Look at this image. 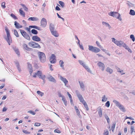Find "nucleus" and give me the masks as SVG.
<instances>
[{
    "label": "nucleus",
    "instance_id": "338daca9",
    "mask_svg": "<svg viewBox=\"0 0 135 135\" xmlns=\"http://www.w3.org/2000/svg\"><path fill=\"white\" fill-rule=\"evenodd\" d=\"M117 70L118 72H120V71L121 70H120L119 68L118 67L117 68Z\"/></svg>",
    "mask_w": 135,
    "mask_h": 135
},
{
    "label": "nucleus",
    "instance_id": "a19ab883",
    "mask_svg": "<svg viewBox=\"0 0 135 135\" xmlns=\"http://www.w3.org/2000/svg\"><path fill=\"white\" fill-rule=\"evenodd\" d=\"M59 3L60 4L62 7H64V3L63 2L61 1H59Z\"/></svg>",
    "mask_w": 135,
    "mask_h": 135
},
{
    "label": "nucleus",
    "instance_id": "79ce46f5",
    "mask_svg": "<svg viewBox=\"0 0 135 135\" xmlns=\"http://www.w3.org/2000/svg\"><path fill=\"white\" fill-rule=\"evenodd\" d=\"M107 100V98H106L105 97V95H104V96L103 97L102 99V102H105Z\"/></svg>",
    "mask_w": 135,
    "mask_h": 135
},
{
    "label": "nucleus",
    "instance_id": "f8f14e48",
    "mask_svg": "<svg viewBox=\"0 0 135 135\" xmlns=\"http://www.w3.org/2000/svg\"><path fill=\"white\" fill-rule=\"evenodd\" d=\"M97 65L102 71H103L104 70L105 66L104 64L103 63L99 61L97 63Z\"/></svg>",
    "mask_w": 135,
    "mask_h": 135
},
{
    "label": "nucleus",
    "instance_id": "0eeeda50",
    "mask_svg": "<svg viewBox=\"0 0 135 135\" xmlns=\"http://www.w3.org/2000/svg\"><path fill=\"white\" fill-rule=\"evenodd\" d=\"M89 50L92 52L97 53L100 51V50L97 47H94L93 46L91 45H89Z\"/></svg>",
    "mask_w": 135,
    "mask_h": 135
},
{
    "label": "nucleus",
    "instance_id": "393cba45",
    "mask_svg": "<svg viewBox=\"0 0 135 135\" xmlns=\"http://www.w3.org/2000/svg\"><path fill=\"white\" fill-rule=\"evenodd\" d=\"M21 5L22 6V7H23V9H24V10L26 11H28V8L25 5H24L23 4H21Z\"/></svg>",
    "mask_w": 135,
    "mask_h": 135
},
{
    "label": "nucleus",
    "instance_id": "f3484780",
    "mask_svg": "<svg viewBox=\"0 0 135 135\" xmlns=\"http://www.w3.org/2000/svg\"><path fill=\"white\" fill-rule=\"evenodd\" d=\"M60 79L64 83L65 85H66L68 82V80L65 78H64L61 76H60Z\"/></svg>",
    "mask_w": 135,
    "mask_h": 135
},
{
    "label": "nucleus",
    "instance_id": "2f4dec72",
    "mask_svg": "<svg viewBox=\"0 0 135 135\" xmlns=\"http://www.w3.org/2000/svg\"><path fill=\"white\" fill-rule=\"evenodd\" d=\"M10 16L14 19L17 20L18 19L17 17L13 13H11Z\"/></svg>",
    "mask_w": 135,
    "mask_h": 135
},
{
    "label": "nucleus",
    "instance_id": "b1692460",
    "mask_svg": "<svg viewBox=\"0 0 135 135\" xmlns=\"http://www.w3.org/2000/svg\"><path fill=\"white\" fill-rule=\"evenodd\" d=\"M82 103L84 105V107L86 108V110H88L89 109L88 106L87 104H86V102L85 101L84 102H83Z\"/></svg>",
    "mask_w": 135,
    "mask_h": 135
},
{
    "label": "nucleus",
    "instance_id": "ddd939ff",
    "mask_svg": "<svg viewBox=\"0 0 135 135\" xmlns=\"http://www.w3.org/2000/svg\"><path fill=\"white\" fill-rule=\"evenodd\" d=\"M79 62L80 64L87 71L89 72L91 71L90 69L88 67L83 63V62L79 60Z\"/></svg>",
    "mask_w": 135,
    "mask_h": 135
},
{
    "label": "nucleus",
    "instance_id": "13d9d810",
    "mask_svg": "<svg viewBox=\"0 0 135 135\" xmlns=\"http://www.w3.org/2000/svg\"><path fill=\"white\" fill-rule=\"evenodd\" d=\"M55 9H56L57 11H59L60 9V8L57 6H56Z\"/></svg>",
    "mask_w": 135,
    "mask_h": 135
},
{
    "label": "nucleus",
    "instance_id": "ea45409f",
    "mask_svg": "<svg viewBox=\"0 0 135 135\" xmlns=\"http://www.w3.org/2000/svg\"><path fill=\"white\" fill-rule=\"evenodd\" d=\"M102 23L103 25H105L106 26H108V27L110 26L109 25L108 23H107L106 22H102Z\"/></svg>",
    "mask_w": 135,
    "mask_h": 135
},
{
    "label": "nucleus",
    "instance_id": "3c124183",
    "mask_svg": "<svg viewBox=\"0 0 135 135\" xmlns=\"http://www.w3.org/2000/svg\"><path fill=\"white\" fill-rule=\"evenodd\" d=\"M105 118L106 119V120H107L108 123H109V122H110V119H109V118L107 116H106L105 117Z\"/></svg>",
    "mask_w": 135,
    "mask_h": 135
},
{
    "label": "nucleus",
    "instance_id": "a211bd4d",
    "mask_svg": "<svg viewBox=\"0 0 135 135\" xmlns=\"http://www.w3.org/2000/svg\"><path fill=\"white\" fill-rule=\"evenodd\" d=\"M50 30L51 31L52 34L55 37H57L59 36L58 33L56 31H53L52 30L51 28H50Z\"/></svg>",
    "mask_w": 135,
    "mask_h": 135
},
{
    "label": "nucleus",
    "instance_id": "5701e85b",
    "mask_svg": "<svg viewBox=\"0 0 135 135\" xmlns=\"http://www.w3.org/2000/svg\"><path fill=\"white\" fill-rule=\"evenodd\" d=\"M78 97L81 102L83 103V102H84L85 101L84 99L83 98L81 95H79L78 96Z\"/></svg>",
    "mask_w": 135,
    "mask_h": 135
},
{
    "label": "nucleus",
    "instance_id": "37998d69",
    "mask_svg": "<svg viewBox=\"0 0 135 135\" xmlns=\"http://www.w3.org/2000/svg\"><path fill=\"white\" fill-rule=\"evenodd\" d=\"M17 66L18 71H20L21 70L19 64V63H17Z\"/></svg>",
    "mask_w": 135,
    "mask_h": 135
},
{
    "label": "nucleus",
    "instance_id": "1a4fd4ad",
    "mask_svg": "<svg viewBox=\"0 0 135 135\" xmlns=\"http://www.w3.org/2000/svg\"><path fill=\"white\" fill-rule=\"evenodd\" d=\"M21 33L22 35L26 39L28 40L30 39V38L29 35L23 30H21Z\"/></svg>",
    "mask_w": 135,
    "mask_h": 135
},
{
    "label": "nucleus",
    "instance_id": "09e8293b",
    "mask_svg": "<svg viewBox=\"0 0 135 135\" xmlns=\"http://www.w3.org/2000/svg\"><path fill=\"white\" fill-rule=\"evenodd\" d=\"M134 130V127L133 126H131V133L132 134Z\"/></svg>",
    "mask_w": 135,
    "mask_h": 135
},
{
    "label": "nucleus",
    "instance_id": "0e129e2a",
    "mask_svg": "<svg viewBox=\"0 0 135 135\" xmlns=\"http://www.w3.org/2000/svg\"><path fill=\"white\" fill-rule=\"evenodd\" d=\"M7 110V109L6 107H4L2 110V111L3 112L6 111Z\"/></svg>",
    "mask_w": 135,
    "mask_h": 135
},
{
    "label": "nucleus",
    "instance_id": "cd10ccee",
    "mask_svg": "<svg viewBox=\"0 0 135 135\" xmlns=\"http://www.w3.org/2000/svg\"><path fill=\"white\" fill-rule=\"evenodd\" d=\"M98 113L99 117H101L102 116V109L100 108L99 109Z\"/></svg>",
    "mask_w": 135,
    "mask_h": 135
},
{
    "label": "nucleus",
    "instance_id": "4d7b16f0",
    "mask_svg": "<svg viewBox=\"0 0 135 135\" xmlns=\"http://www.w3.org/2000/svg\"><path fill=\"white\" fill-rule=\"evenodd\" d=\"M96 44L97 46L99 47H101V45H100L98 41H96Z\"/></svg>",
    "mask_w": 135,
    "mask_h": 135
},
{
    "label": "nucleus",
    "instance_id": "774afa93",
    "mask_svg": "<svg viewBox=\"0 0 135 135\" xmlns=\"http://www.w3.org/2000/svg\"><path fill=\"white\" fill-rule=\"evenodd\" d=\"M124 132L125 133H126L127 132V128H124Z\"/></svg>",
    "mask_w": 135,
    "mask_h": 135
},
{
    "label": "nucleus",
    "instance_id": "de8ad7c7",
    "mask_svg": "<svg viewBox=\"0 0 135 135\" xmlns=\"http://www.w3.org/2000/svg\"><path fill=\"white\" fill-rule=\"evenodd\" d=\"M108 131L107 130H105L104 131V133L103 135H108Z\"/></svg>",
    "mask_w": 135,
    "mask_h": 135
},
{
    "label": "nucleus",
    "instance_id": "412c9836",
    "mask_svg": "<svg viewBox=\"0 0 135 135\" xmlns=\"http://www.w3.org/2000/svg\"><path fill=\"white\" fill-rule=\"evenodd\" d=\"M28 20L31 21H37L38 20V19L36 17H30L28 18Z\"/></svg>",
    "mask_w": 135,
    "mask_h": 135
},
{
    "label": "nucleus",
    "instance_id": "864d4df0",
    "mask_svg": "<svg viewBox=\"0 0 135 135\" xmlns=\"http://www.w3.org/2000/svg\"><path fill=\"white\" fill-rule=\"evenodd\" d=\"M124 47H125L126 49H127L129 52H132L131 50L126 45V46Z\"/></svg>",
    "mask_w": 135,
    "mask_h": 135
},
{
    "label": "nucleus",
    "instance_id": "a878e982",
    "mask_svg": "<svg viewBox=\"0 0 135 135\" xmlns=\"http://www.w3.org/2000/svg\"><path fill=\"white\" fill-rule=\"evenodd\" d=\"M75 108L76 112L77 114L79 116L80 115V112L79 110L78 109L77 107L76 106H75Z\"/></svg>",
    "mask_w": 135,
    "mask_h": 135
},
{
    "label": "nucleus",
    "instance_id": "4be33fe9",
    "mask_svg": "<svg viewBox=\"0 0 135 135\" xmlns=\"http://www.w3.org/2000/svg\"><path fill=\"white\" fill-rule=\"evenodd\" d=\"M106 71L110 74H112L113 72V70L109 67L107 68L106 69Z\"/></svg>",
    "mask_w": 135,
    "mask_h": 135
},
{
    "label": "nucleus",
    "instance_id": "7c9ffc66",
    "mask_svg": "<svg viewBox=\"0 0 135 135\" xmlns=\"http://www.w3.org/2000/svg\"><path fill=\"white\" fill-rule=\"evenodd\" d=\"M14 34L17 37H19V35L18 34L17 31L16 30H14Z\"/></svg>",
    "mask_w": 135,
    "mask_h": 135
},
{
    "label": "nucleus",
    "instance_id": "f704fd0d",
    "mask_svg": "<svg viewBox=\"0 0 135 135\" xmlns=\"http://www.w3.org/2000/svg\"><path fill=\"white\" fill-rule=\"evenodd\" d=\"M37 94L39 95L42 96L44 94V93L40 91H37Z\"/></svg>",
    "mask_w": 135,
    "mask_h": 135
},
{
    "label": "nucleus",
    "instance_id": "6ab92c4d",
    "mask_svg": "<svg viewBox=\"0 0 135 135\" xmlns=\"http://www.w3.org/2000/svg\"><path fill=\"white\" fill-rule=\"evenodd\" d=\"M19 12L21 15L23 17H25V13L23 11L22 8H21L20 9Z\"/></svg>",
    "mask_w": 135,
    "mask_h": 135
},
{
    "label": "nucleus",
    "instance_id": "4468645a",
    "mask_svg": "<svg viewBox=\"0 0 135 135\" xmlns=\"http://www.w3.org/2000/svg\"><path fill=\"white\" fill-rule=\"evenodd\" d=\"M32 39L33 40L36 41H41V39L40 38L36 36H33Z\"/></svg>",
    "mask_w": 135,
    "mask_h": 135
},
{
    "label": "nucleus",
    "instance_id": "a18cd8bd",
    "mask_svg": "<svg viewBox=\"0 0 135 135\" xmlns=\"http://www.w3.org/2000/svg\"><path fill=\"white\" fill-rule=\"evenodd\" d=\"M27 64L28 65V68L29 69L32 68V66L30 64L29 62L27 63Z\"/></svg>",
    "mask_w": 135,
    "mask_h": 135
},
{
    "label": "nucleus",
    "instance_id": "bf43d9fd",
    "mask_svg": "<svg viewBox=\"0 0 135 135\" xmlns=\"http://www.w3.org/2000/svg\"><path fill=\"white\" fill-rule=\"evenodd\" d=\"M119 73H120L122 75L124 74H125V73H123V70H121L120 72H119Z\"/></svg>",
    "mask_w": 135,
    "mask_h": 135
},
{
    "label": "nucleus",
    "instance_id": "f257e3e1",
    "mask_svg": "<svg viewBox=\"0 0 135 135\" xmlns=\"http://www.w3.org/2000/svg\"><path fill=\"white\" fill-rule=\"evenodd\" d=\"M37 76L39 78L42 79L44 81L46 78V76L45 75H42V72L40 71H38L36 73L34 74L32 76L34 78H36Z\"/></svg>",
    "mask_w": 135,
    "mask_h": 135
},
{
    "label": "nucleus",
    "instance_id": "49530a36",
    "mask_svg": "<svg viewBox=\"0 0 135 135\" xmlns=\"http://www.w3.org/2000/svg\"><path fill=\"white\" fill-rule=\"evenodd\" d=\"M29 72L30 73V75L31 76L32 75V73L33 71V69H32V68H31V69H29Z\"/></svg>",
    "mask_w": 135,
    "mask_h": 135
},
{
    "label": "nucleus",
    "instance_id": "c756f323",
    "mask_svg": "<svg viewBox=\"0 0 135 135\" xmlns=\"http://www.w3.org/2000/svg\"><path fill=\"white\" fill-rule=\"evenodd\" d=\"M31 32L32 33L34 34H37L38 33L37 31L36 30L34 29L32 30Z\"/></svg>",
    "mask_w": 135,
    "mask_h": 135
},
{
    "label": "nucleus",
    "instance_id": "e2e57ef3",
    "mask_svg": "<svg viewBox=\"0 0 135 135\" xmlns=\"http://www.w3.org/2000/svg\"><path fill=\"white\" fill-rule=\"evenodd\" d=\"M30 27H29V28L27 27L26 28V30L30 32Z\"/></svg>",
    "mask_w": 135,
    "mask_h": 135
},
{
    "label": "nucleus",
    "instance_id": "c85d7f7f",
    "mask_svg": "<svg viewBox=\"0 0 135 135\" xmlns=\"http://www.w3.org/2000/svg\"><path fill=\"white\" fill-rule=\"evenodd\" d=\"M129 13L131 15H134L135 14V12L133 10L131 9Z\"/></svg>",
    "mask_w": 135,
    "mask_h": 135
},
{
    "label": "nucleus",
    "instance_id": "aec40b11",
    "mask_svg": "<svg viewBox=\"0 0 135 135\" xmlns=\"http://www.w3.org/2000/svg\"><path fill=\"white\" fill-rule=\"evenodd\" d=\"M15 25L16 28H21L22 27V26L21 25H20L16 21L15 22Z\"/></svg>",
    "mask_w": 135,
    "mask_h": 135
},
{
    "label": "nucleus",
    "instance_id": "6e6552de",
    "mask_svg": "<svg viewBox=\"0 0 135 135\" xmlns=\"http://www.w3.org/2000/svg\"><path fill=\"white\" fill-rule=\"evenodd\" d=\"M28 45L30 46L33 48H37L40 49L41 47L38 44L34 42H30L29 43Z\"/></svg>",
    "mask_w": 135,
    "mask_h": 135
},
{
    "label": "nucleus",
    "instance_id": "052dcab7",
    "mask_svg": "<svg viewBox=\"0 0 135 135\" xmlns=\"http://www.w3.org/2000/svg\"><path fill=\"white\" fill-rule=\"evenodd\" d=\"M67 93L70 99H71L72 97L71 95L68 92Z\"/></svg>",
    "mask_w": 135,
    "mask_h": 135
},
{
    "label": "nucleus",
    "instance_id": "9b49d317",
    "mask_svg": "<svg viewBox=\"0 0 135 135\" xmlns=\"http://www.w3.org/2000/svg\"><path fill=\"white\" fill-rule=\"evenodd\" d=\"M47 21L45 18H42L41 21V26L43 27H46L47 25Z\"/></svg>",
    "mask_w": 135,
    "mask_h": 135
},
{
    "label": "nucleus",
    "instance_id": "473e14b6",
    "mask_svg": "<svg viewBox=\"0 0 135 135\" xmlns=\"http://www.w3.org/2000/svg\"><path fill=\"white\" fill-rule=\"evenodd\" d=\"M14 50L16 53L19 56L20 55V53L18 50L17 49H15Z\"/></svg>",
    "mask_w": 135,
    "mask_h": 135
},
{
    "label": "nucleus",
    "instance_id": "2eb2a0df",
    "mask_svg": "<svg viewBox=\"0 0 135 135\" xmlns=\"http://www.w3.org/2000/svg\"><path fill=\"white\" fill-rule=\"evenodd\" d=\"M79 83L82 90L84 91L85 90V86L83 83L82 82H81L80 81H79Z\"/></svg>",
    "mask_w": 135,
    "mask_h": 135
},
{
    "label": "nucleus",
    "instance_id": "7ed1b4c3",
    "mask_svg": "<svg viewBox=\"0 0 135 135\" xmlns=\"http://www.w3.org/2000/svg\"><path fill=\"white\" fill-rule=\"evenodd\" d=\"M38 56L41 62H45L46 60L45 55V54L42 52H38Z\"/></svg>",
    "mask_w": 135,
    "mask_h": 135
},
{
    "label": "nucleus",
    "instance_id": "20e7f679",
    "mask_svg": "<svg viewBox=\"0 0 135 135\" xmlns=\"http://www.w3.org/2000/svg\"><path fill=\"white\" fill-rule=\"evenodd\" d=\"M112 41L117 46H119V47H121L122 46L124 47L126 46V44L122 41L116 40L115 38H112Z\"/></svg>",
    "mask_w": 135,
    "mask_h": 135
},
{
    "label": "nucleus",
    "instance_id": "5fc2aeb1",
    "mask_svg": "<svg viewBox=\"0 0 135 135\" xmlns=\"http://www.w3.org/2000/svg\"><path fill=\"white\" fill-rule=\"evenodd\" d=\"M41 125V124L38 123H35L34 126H39Z\"/></svg>",
    "mask_w": 135,
    "mask_h": 135
},
{
    "label": "nucleus",
    "instance_id": "423d86ee",
    "mask_svg": "<svg viewBox=\"0 0 135 135\" xmlns=\"http://www.w3.org/2000/svg\"><path fill=\"white\" fill-rule=\"evenodd\" d=\"M108 14L109 15L116 18L120 20H122L121 18L120 17V15L117 12H111Z\"/></svg>",
    "mask_w": 135,
    "mask_h": 135
},
{
    "label": "nucleus",
    "instance_id": "39448f33",
    "mask_svg": "<svg viewBox=\"0 0 135 135\" xmlns=\"http://www.w3.org/2000/svg\"><path fill=\"white\" fill-rule=\"evenodd\" d=\"M113 102L115 104L116 106L118 107L122 111L124 112H126V110L125 108L123 105L120 104L119 102L115 100H114Z\"/></svg>",
    "mask_w": 135,
    "mask_h": 135
},
{
    "label": "nucleus",
    "instance_id": "9d476101",
    "mask_svg": "<svg viewBox=\"0 0 135 135\" xmlns=\"http://www.w3.org/2000/svg\"><path fill=\"white\" fill-rule=\"evenodd\" d=\"M50 62L52 64L55 63L56 61V56L54 54H52L50 59Z\"/></svg>",
    "mask_w": 135,
    "mask_h": 135
},
{
    "label": "nucleus",
    "instance_id": "603ef678",
    "mask_svg": "<svg viewBox=\"0 0 135 135\" xmlns=\"http://www.w3.org/2000/svg\"><path fill=\"white\" fill-rule=\"evenodd\" d=\"M28 113H30L32 115H35V113L34 112H33L31 110L28 111Z\"/></svg>",
    "mask_w": 135,
    "mask_h": 135
},
{
    "label": "nucleus",
    "instance_id": "c03bdc74",
    "mask_svg": "<svg viewBox=\"0 0 135 135\" xmlns=\"http://www.w3.org/2000/svg\"><path fill=\"white\" fill-rule=\"evenodd\" d=\"M130 37L132 40L133 41H134L135 38L134 35H131L130 36Z\"/></svg>",
    "mask_w": 135,
    "mask_h": 135
},
{
    "label": "nucleus",
    "instance_id": "58836bf2",
    "mask_svg": "<svg viewBox=\"0 0 135 135\" xmlns=\"http://www.w3.org/2000/svg\"><path fill=\"white\" fill-rule=\"evenodd\" d=\"M110 102L109 101H107L105 104V106L107 107H109L110 106Z\"/></svg>",
    "mask_w": 135,
    "mask_h": 135
},
{
    "label": "nucleus",
    "instance_id": "4c0bfd02",
    "mask_svg": "<svg viewBox=\"0 0 135 135\" xmlns=\"http://www.w3.org/2000/svg\"><path fill=\"white\" fill-rule=\"evenodd\" d=\"M5 2H3L2 3L1 6L3 8H5L6 7L5 6Z\"/></svg>",
    "mask_w": 135,
    "mask_h": 135
},
{
    "label": "nucleus",
    "instance_id": "dca6fc26",
    "mask_svg": "<svg viewBox=\"0 0 135 135\" xmlns=\"http://www.w3.org/2000/svg\"><path fill=\"white\" fill-rule=\"evenodd\" d=\"M48 79L49 80L54 82H56V80L51 75H49L48 77Z\"/></svg>",
    "mask_w": 135,
    "mask_h": 135
},
{
    "label": "nucleus",
    "instance_id": "8fccbe9b",
    "mask_svg": "<svg viewBox=\"0 0 135 135\" xmlns=\"http://www.w3.org/2000/svg\"><path fill=\"white\" fill-rule=\"evenodd\" d=\"M54 132L59 133H60L61 131L58 129H56L54 131Z\"/></svg>",
    "mask_w": 135,
    "mask_h": 135
},
{
    "label": "nucleus",
    "instance_id": "e433bc0d",
    "mask_svg": "<svg viewBox=\"0 0 135 135\" xmlns=\"http://www.w3.org/2000/svg\"><path fill=\"white\" fill-rule=\"evenodd\" d=\"M115 124L114 123L113 124L112 126L111 127V129L112 131H113L115 129Z\"/></svg>",
    "mask_w": 135,
    "mask_h": 135
},
{
    "label": "nucleus",
    "instance_id": "bb28decb",
    "mask_svg": "<svg viewBox=\"0 0 135 135\" xmlns=\"http://www.w3.org/2000/svg\"><path fill=\"white\" fill-rule=\"evenodd\" d=\"M23 47L24 49L27 50H28L29 49V48L28 47L27 45L26 44H23Z\"/></svg>",
    "mask_w": 135,
    "mask_h": 135
},
{
    "label": "nucleus",
    "instance_id": "f03ea898",
    "mask_svg": "<svg viewBox=\"0 0 135 135\" xmlns=\"http://www.w3.org/2000/svg\"><path fill=\"white\" fill-rule=\"evenodd\" d=\"M5 30L7 35V38L6 39V40L9 45H10L11 43H12V40L10 35L9 31L8 29L6 27V28Z\"/></svg>",
    "mask_w": 135,
    "mask_h": 135
},
{
    "label": "nucleus",
    "instance_id": "72a5a7b5",
    "mask_svg": "<svg viewBox=\"0 0 135 135\" xmlns=\"http://www.w3.org/2000/svg\"><path fill=\"white\" fill-rule=\"evenodd\" d=\"M64 62L62 60H60L59 61V64L60 65V66L61 67H62L63 68L64 67Z\"/></svg>",
    "mask_w": 135,
    "mask_h": 135
},
{
    "label": "nucleus",
    "instance_id": "c9c22d12",
    "mask_svg": "<svg viewBox=\"0 0 135 135\" xmlns=\"http://www.w3.org/2000/svg\"><path fill=\"white\" fill-rule=\"evenodd\" d=\"M29 27L39 30V27L36 26H30Z\"/></svg>",
    "mask_w": 135,
    "mask_h": 135
},
{
    "label": "nucleus",
    "instance_id": "680f3d73",
    "mask_svg": "<svg viewBox=\"0 0 135 135\" xmlns=\"http://www.w3.org/2000/svg\"><path fill=\"white\" fill-rule=\"evenodd\" d=\"M50 69L51 71H53V69L52 68V65H51L50 66Z\"/></svg>",
    "mask_w": 135,
    "mask_h": 135
},
{
    "label": "nucleus",
    "instance_id": "69168bd1",
    "mask_svg": "<svg viewBox=\"0 0 135 135\" xmlns=\"http://www.w3.org/2000/svg\"><path fill=\"white\" fill-rule=\"evenodd\" d=\"M62 100L64 102H66V103H67V102L65 98H62Z\"/></svg>",
    "mask_w": 135,
    "mask_h": 135
},
{
    "label": "nucleus",
    "instance_id": "6e6d98bb",
    "mask_svg": "<svg viewBox=\"0 0 135 135\" xmlns=\"http://www.w3.org/2000/svg\"><path fill=\"white\" fill-rule=\"evenodd\" d=\"M23 132L26 134H29L30 132H28L26 130H23Z\"/></svg>",
    "mask_w": 135,
    "mask_h": 135
}]
</instances>
